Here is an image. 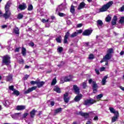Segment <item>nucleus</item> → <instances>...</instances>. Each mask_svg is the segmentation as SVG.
<instances>
[{
	"label": "nucleus",
	"instance_id": "obj_44",
	"mask_svg": "<svg viewBox=\"0 0 124 124\" xmlns=\"http://www.w3.org/2000/svg\"><path fill=\"white\" fill-rule=\"evenodd\" d=\"M23 17H24V16L23 15V14H22L21 13L18 14V16H17V19H22L23 18Z\"/></svg>",
	"mask_w": 124,
	"mask_h": 124
},
{
	"label": "nucleus",
	"instance_id": "obj_58",
	"mask_svg": "<svg viewBox=\"0 0 124 124\" xmlns=\"http://www.w3.org/2000/svg\"><path fill=\"white\" fill-rule=\"evenodd\" d=\"M82 26H83V24H78L77 25V28H81V27H82Z\"/></svg>",
	"mask_w": 124,
	"mask_h": 124
},
{
	"label": "nucleus",
	"instance_id": "obj_57",
	"mask_svg": "<svg viewBox=\"0 0 124 124\" xmlns=\"http://www.w3.org/2000/svg\"><path fill=\"white\" fill-rule=\"evenodd\" d=\"M19 51H20V47H17L15 50V52H19Z\"/></svg>",
	"mask_w": 124,
	"mask_h": 124
},
{
	"label": "nucleus",
	"instance_id": "obj_1",
	"mask_svg": "<svg viewBox=\"0 0 124 124\" xmlns=\"http://www.w3.org/2000/svg\"><path fill=\"white\" fill-rule=\"evenodd\" d=\"M89 84H93L92 88L93 90V93H97V89H98V85H97V84L96 83V82L94 81H93V79L92 78L90 79L89 80Z\"/></svg>",
	"mask_w": 124,
	"mask_h": 124
},
{
	"label": "nucleus",
	"instance_id": "obj_62",
	"mask_svg": "<svg viewBox=\"0 0 124 124\" xmlns=\"http://www.w3.org/2000/svg\"><path fill=\"white\" fill-rule=\"evenodd\" d=\"M124 51H122L120 52V55L121 56H123V55H124Z\"/></svg>",
	"mask_w": 124,
	"mask_h": 124
},
{
	"label": "nucleus",
	"instance_id": "obj_32",
	"mask_svg": "<svg viewBox=\"0 0 124 124\" xmlns=\"http://www.w3.org/2000/svg\"><path fill=\"white\" fill-rule=\"evenodd\" d=\"M13 77V76L12 75H9L7 77V81L8 82H12V78Z\"/></svg>",
	"mask_w": 124,
	"mask_h": 124
},
{
	"label": "nucleus",
	"instance_id": "obj_20",
	"mask_svg": "<svg viewBox=\"0 0 124 124\" xmlns=\"http://www.w3.org/2000/svg\"><path fill=\"white\" fill-rule=\"evenodd\" d=\"M78 115H80L82 117H84V118H88L89 117V113L83 112V111H79Z\"/></svg>",
	"mask_w": 124,
	"mask_h": 124
},
{
	"label": "nucleus",
	"instance_id": "obj_39",
	"mask_svg": "<svg viewBox=\"0 0 124 124\" xmlns=\"http://www.w3.org/2000/svg\"><path fill=\"white\" fill-rule=\"evenodd\" d=\"M95 97L96 99H100L101 98H102V97H103V94L101 93L98 95L95 96Z\"/></svg>",
	"mask_w": 124,
	"mask_h": 124
},
{
	"label": "nucleus",
	"instance_id": "obj_17",
	"mask_svg": "<svg viewBox=\"0 0 124 124\" xmlns=\"http://www.w3.org/2000/svg\"><path fill=\"white\" fill-rule=\"evenodd\" d=\"M63 99H64V102H65V103H68V102L69 101V97H68V93H65L64 94Z\"/></svg>",
	"mask_w": 124,
	"mask_h": 124
},
{
	"label": "nucleus",
	"instance_id": "obj_9",
	"mask_svg": "<svg viewBox=\"0 0 124 124\" xmlns=\"http://www.w3.org/2000/svg\"><path fill=\"white\" fill-rule=\"evenodd\" d=\"M112 58V55L109 54H107L104 57V61L106 62L105 65H108V61L111 60Z\"/></svg>",
	"mask_w": 124,
	"mask_h": 124
},
{
	"label": "nucleus",
	"instance_id": "obj_41",
	"mask_svg": "<svg viewBox=\"0 0 124 124\" xmlns=\"http://www.w3.org/2000/svg\"><path fill=\"white\" fill-rule=\"evenodd\" d=\"M57 42L61 43L62 42V36H59L56 39Z\"/></svg>",
	"mask_w": 124,
	"mask_h": 124
},
{
	"label": "nucleus",
	"instance_id": "obj_61",
	"mask_svg": "<svg viewBox=\"0 0 124 124\" xmlns=\"http://www.w3.org/2000/svg\"><path fill=\"white\" fill-rule=\"evenodd\" d=\"M7 27V25H2L1 26V28L2 29H5V28H6Z\"/></svg>",
	"mask_w": 124,
	"mask_h": 124
},
{
	"label": "nucleus",
	"instance_id": "obj_51",
	"mask_svg": "<svg viewBox=\"0 0 124 124\" xmlns=\"http://www.w3.org/2000/svg\"><path fill=\"white\" fill-rule=\"evenodd\" d=\"M124 11V5H123L122 7L119 9V11H120V12H123Z\"/></svg>",
	"mask_w": 124,
	"mask_h": 124
},
{
	"label": "nucleus",
	"instance_id": "obj_64",
	"mask_svg": "<svg viewBox=\"0 0 124 124\" xmlns=\"http://www.w3.org/2000/svg\"><path fill=\"white\" fill-rule=\"evenodd\" d=\"M121 90H122V91H123L124 92V87H123V86H120V87Z\"/></svg>",
	"mask_w": 124,
	"mask_h": 124
},
{
	"label": "nucleus",
	"instance_id": "obj_30",
	"mask_svg": "<svg viewBox=\"0 0 124 124\" xmlns=\"http://www.w3.org/2000/svg\"><path fill=\"white\" fill-rule=\"evenodd\" d=\"M117 24V16H115L111 21V25H114Z\"/></svg>",
	"mask_w": 124,
	"mask_h": 124
},
{
	"label": "nucleus",
	"instance_id": "obj_36",
	"mask_svg": "<svg viewBox=\"0 0 124 124\" xmlns=\"http://www.w3.org/2000/svg\"><path fill=\"white\" fill-rule=\"evenodd\" d=\"M13 94H15L16 95L18 96V95H19V94H20V92L19 91H18L17 90H16V89H15L14 90Z\"/></svg>",
	"mask_w": 124,
	"mask_h": 124
},
{
	"label": "nucleus",
	"instance_id": "obj_27",
	"mask_svg": "<svg viewBox=\"0 0 124 124\" xmlns=\"http://www.w3.org/2000/svg\"><path fill=\"white\" fill-rule=\"evenodd\" d=\"M85 5H86V4L85 3V2H81L79 5L78 8V10H80V9H82V8H84V7H85Z\"/></svg>",
	"mask_w": 124,
	"mask_h": 124
},
{
	"label": "nucleus",
	"instance_id": "obj_11",
	"mask_svg": "<svg viewBox=\"0 0 124 124\" xmlns=\"http://www.w3.org/2000/svg\"><path fill=\"white\" fill-rule=\"evenodd\" d=\"M5 13L2 15L4 18L6 20L11 16V12L10 11H5Z\"/></svg>",
	"mask_w": 124,
	"mask_h": 124
},
{
	"label": "nucleus",
	"instance_id": "obj_56",
	"mask_svg": "<svg viewBox=\"0 0 124 124\" xmlns=\"http://www.w3.org/2000/svg\"><path fill=\"white\" fill-rule=\"evenodd\" d=\"M105 70V67H102L100 68V71H104Z\"/></svg>",
	"mask_w": 124,
	"mask_h": 124
},
{
	"label": "nucleus",
	"instance_id": "obj_19",
	"mask_svg": "<svg viewBox=\"0 0 124 124\" xmlns=\"http://www.w3.org/2000/svg\"><path fill=\"white\" fill-rule=\"evenodd\" d=\"M17 111H23L26 109V106H17L16 108Z\"/></svg>",
	"mask_w": 124,
	"mask_h": 124
},
{
	"label": "nucleus",
	"instance_id": "obj_63",
	"mask_svg": "<svg viewBox=\"0 0 124 124\" xmlns=\"http://www.w3.org/2000/svg\"><path fill=\"white\" fill-rule=\"evenodd\" d=\"M96 40H99V39H100V38H99V36L97 35L96 36Z\"/></svg>",
	"mask_w": 124,
	"mask_h": 124
},
{
	"label": "nucleus",
	"instance_id": "obj_21",
	"mask_svg": "<svg viewBox=\"0 0 124 124\" xmlns=\"http://www.w3.org/2000/svg\"><path fill=\"white\" fill-rule=\"evenodd\" d=\"M82 99V94H79L77 95L75 98H74V100L75 101H76V102H78V101H80V100H81V99Z\"/></svg>",
	"mask_w": 124,
	"mask_h": 124
},
{
	"label": "nucleus",
	"instance_id": "obj_38",
	"mask_svg": "<svg viewBox=\"0 0 124 124\" xmlns=\"http://www.w3.org/2000/svg\"><path fill=\"white\" fill-rule=\"evenodd\" d=\"M70 12L72 13V14H74V13L75 12V9L74 8V6L73 5H71Z\"/></svg>",
	"mask_w": 124,
	"mask_h": 124
},
{
	"label": "nucleus",
	"instance_id": "obj_15",
	"mask_svg": "<svg viewBox=\"0 0 124 124\" xmlns=\"http://www.w3.org/2000/svg\"><path fill=\"white\" fill-rule=\"evenodd\" d=\"M73 89L76 94H79V93H80V89H79V87L77 86V85H74L73 86Z\"/></svg>",
	"mask_w": 124,
	"mask_h": 124
},
{
	"label": "nucleus",
	"instance_id": "obj_16",
	"mask_svg": "<svg viewBox=\"0 0 124 124\" xmlns=\"http://www.w3.org/2000/svg\"><path fill=\"white\" fill-rule=\"evenodd\" d=\"M97 26L99 29H102L103 27V22L100 19H99L97 21Z\"/></svg>",
	"mask_w": 124,
	"mask_h": 124
},
{
	"label": "nucleus",
	"instance_id": "obj_14",
	"mask_svg": "<svg viewBox=\"0 0 124 124\" xmlns=\"http://www.w3.org/2000/svg\"><path fill=\"white\" fill-rule=\"evenodd\" d=\"M69 35H70V34L69 33V31H67L64 37V40H63V43H67V39H68V37H69Z\"/></svg>",
	"mask_w": 124,
	"mask_h": 124
},
{
	"label": "nucleus",
	"instance_id": "obj_18",
	"mask_svg": "<svg viewBox=\"0 0 124 124\" xmlns=\"http://www.w3.org/2000/svg\"><path fill=\"white\" fill-rule=\"evenodd\" d=\"M18 8L20 10H25L27 8V4L25 3H23L22 4H20L18 6Z\"/></svg>",
	"mask_w": 124,
	"mask_h": 124
},
{
	"label": "nucleus",
	"instance_id": "obj_50",
	"mask_svg": "<svg viewBox=\"0 0 124 124\" xmlns=\"http://www.w3.org/2000/svg\"><path fill=\"white\" fill-rule=\"evenodd\" d=\"M82 86L83 89H85L86 87H87V82L85 81L82 83Z\"/></svg>",
	"mask_w": 124,
	"mask_h": 124
},
{
	"label": "nucleus",
	"instance_id": "obj_2",
	"mask_svg": "<svg viewBox=\"0 0 124 124\" xmlns=\"http://www.w3.org/2000/svg\"><path fill=\"white\" fill-rule=\"evenodd\" d=\"M67 4L66 0H64L63 3L58 6L56 10V12L58 13L61 12V11H62V10H63L64 9H65V7H66Z\"/></svg>",
	"mask_w": 124,
	"mask_h": 124
},
{
	"label": "nucleus",
	"instance_id": "obj_54",
	"mask_svg": "<svg viewBox=\"0 0 124 124\" xmlns=\"http://www.w3.org/2000/svg\"><path fill=\"white\" fill-rule=\"evenodd\" d=\"M95 71L96 74H97V75H99V70H98V69H95Z\"/></svg>",
	"mask_w": 124,
	"mask_h": 124
},
{
	"label": "nucleus",
	"instance_id": "obj_37",
	"mask_svg": "<svg viewBox=\"0 0 124 124\" xmlns=\"http://www.w3.org/2000/svg\"><path fill=\"white\" fill-rule=\"evenodd\" d=\"M114 53V49L113 48H109L108 50V53L109 54V55H112L111 54Z\"/></svg>",
	"mask_w": 124,
	"mask_h": 124
},
{
	"label": "nucleus",
	"instance_id": "obj_22",
	"mask_svg": "<svg viewBox=\"0 0 124 124\" xmlns=\"http://www.w3.org/2000/svg\"><path fill=\"white\" fill-rule=\"evenodd\" d=\"M107 78H108V75L105 76L102 79L101 84L103 86H104L106 84V80H107Z\"/></svg>",
	"mask_w": 124,
	"mask_h": 124
},
{
	"label": "nucleus",
	"instance_id": "obj_7",
	"mask_svg": "<svg viewBox=\"0 0 124 124\" xmlns=\"http://www.w3.org/2000/svg\"><path fill=\"white\" fill-rule=\"evenodd\" d=\"M93 30L90 29H87L83 32L82 35H84V36H90Z\"/></svg>",
	"mask_w": 124,
	"mask_h": 124
},
{
	"label": "nucleus",
	"instance_id": "obj_12",
	"mask_svg": "<svg viewBox=\"0 0 124 124\" xmlns=\"http://www.w3.org/2000/svg\"><path fill=\"white\" fill-rule=\"evenodd\" d=\"M11 5V1H8L5 5V11H10V6Z\"/></svg>",
	"mask_w": 124,
	"mask_h": 124
},
{
	"label": "nucleus",
	"instance_id": "obj_8",
	"mask_svg": "<svg viewBox=\"0 0 124 124\" xmlns=\"http://www.w3.org/2000/svg\"><path fill=\"white\" fill-rule=\"evenodd\" d=\"M72 80V76L69 75L68 76L64 77L63 78V80L62 79L61 80V83H64V82H70V81H71Z\"/></svg>",
	"mask_w": 124,
	"mask_h": 124
},
{
	"label": "nucleus",
	"instance_id": "obj_42",
	"mask_svg": "<svg viewBox=\"0 0 124 124\" xmlns=\"http://www.w3.org/2000/svg\"><path fill=\"white\" fill-rule=\"evenodd\" d=\"M111 19L112 18L111 17V16H108L106 18V21L108 22H110Z\"/></svg>",
	"mask_w": 124,
	"mask_h": 124
},
{
	"label": "nucleus",
	"instance_id": "obj_46",
	"mask_svg": "<svg viewBox=\"0 0 124 124\" xmlns=\"http://www.w3.org/2000/svg\"><path fill=\"white\" fill-rule=\"evenodd\" d=\"M88 59L89 60H93V59H94V55H93V54H90Z\"/></svg>",
	"mask_w": 124,
	"mask_h": 124
},
{
	"label": "nucleus",
	"instance_id": "obj_34",
	"mask_svg": "<svg viewBox=\"0 0 124 124\" xmlns=\"http://www.w3.org/2000/svg\"><path fill=\"white\" fill-rule=\"evenodd\" d=\"M26 51L27 50L26 49V48L25 47H22V54L23 56H24V57H25V56H26Z\"/></svg>",
	"mask_w": 124,
	"mask_h": 124
},
{
	"label": "nucleus",
	"instance_id": "obj_25",
	"mask_svg": "<svg viewBox=\"0 0 124 124\" xmlns=\"http://www.w3.org/2000/svg\"><path fill=\"white\" fill-rule=\"evenodd\" d=\"M3 104L5 107H9V105L11 104V102L9 100H5L3 102Z\"/></svg>",
	"mask_w": 124,
	"mask_h": 124
},
{
	"label": "nucleus",
	"instance_id": "obj_52",
	"mask_svg": "<svg viewBox=\"0 0 124 124\" xmlns=\"http://www.w3.org/2000/svg\"><path fill=\"white\" fill-rule=\"evenodd\" d=\"M37 81L38 80H36V81H31L30 83L31 84V85H34L35 84H37Z\"/></svg>",
	"mask_w": 124,
	"mask_h": 124
},
{
	"label": "nucleus",
	"instance_id": "obj_5",
	"mask_svg": "<svg viewBox=\"0 0 124 124\" xmlns=\"http://www.w3.org/2000/svg\"><path fill=\"white\" fill-rule=\"evenodd\" d=\"M11 116L12 117V119H14V120H23L21 113H15L11 114Z\"/></svg>",
	"mask_w": 124,
	"mask_h": 124
},
{
	"label": "nucleus",
	"instance_id": "obj_6",
	"mask_svg": "<svg viewBox=\"0 0 124 124\" xmlns=\"http://www.w3.org/2000/svg\"><path fill=\"white\" fill-rule=\"evenodd\" d=\"M95 102H96L95 100L91 98L85 100L84 101V105L86 106H91V105H93V103H95Z\"/></svg>",
	"mask_w": 124,
	"mask_h": 124
},
{
	"label": "nucleus",
	"instance_id": "obj_47",
	"mask_svg": "<svg viewBox=\"0 0 124 124\" xmlns=\"http://www.w3.org/2000/svg\"><path fill=\"white\" fill-rule=\"evenodd\" d=\"M28 115L29 113H25L24 114H23V115H22V120L23 119H25V118H26Z\"/></svg>",
	"mask_w": 124,
	"mask_h": 124
},
{
	"label": "nucleus",
	"instance_id": "obj_45",
	"mask_svg": "<svg viewBox=\"0 0 124 124\" xmlns=\"http://www.w3.org/2000/svg\"><path fill=\"white\" fill-rule=\"evenodd\" d=\"M63 50V48L62 47H59L57 48V51L59 53H62Z\"/></svg>",
	"mask_w": 124,
	"mask_h": 124
},
{
	"label": "nucleus",
	"instance_id": "obj_55",
	"mask_svg": "<svg viewBox=\"0 0 124 124\" xmlns=\"http://www.w3.org/2000/svg\"><path fill=\"white\" fill-rule=\"evenodd\" d=\"M93 121H98V116H95L93 118Z\"/></svg>",
	"mask_w": 124,
	"mask_h": 124
},
{
	"label": "nucleus",
	"instance_id": "obj_26",
	"mask_svg": "<svg viewBox=\"0 0 124 124\" xmlns=\"http://www.w3.org/2000/svg\"><path fill=\"white\" fill-rule=\"evenodd\" d=\"M62 108H59L54 110V116H56L57 114L62 112Z\"/></svg>",
	"mask_w": 124,
	"mask_h": 124
},
{
	"label": "nucleus",
	"instance_id": "obj_28",
	"mask_svg": "<svg viewBox=\"0 0 124 124\" xmlns=\"http://www.w3.org/2000/svg\"><path fill=\"white\" fill-rule=\"evenodd\" d=\"M35 113H36V110H35V109H32L30 112V117L31 118H34V116H35Z\"/></svg>",
	"mask_w": 124,
	"mask_h": 124
},
{
	"label": "nucleus",
	"instance_id": "obj_60",
	"mask_svg": "<svg viewBox=\"0 0 124 124\" xmlns=\"http://www.w3.org/2000/svg\"><path fill=\"white\" fill-rule=\"evenodd\" d=\"M50 105H51V106H54V105H55V102L54 101L50 102Z\"/></svg>",
	"mask_w": 124,
	"mask_h": 124
},
{
	"label": "nucleus",
	"instance_id": "obj_35",
	"mask_svg": "<svg viewBox=\"0 0 124 124\" xmlns=\"http://www.w3.org/2000/svg\"><path fill=\"white\" fill-rule=\"evenodd\" d=\"M54 91H55V92H56V93H61V89H60V88L59 87L55 86L54 88Z\"/></svg>",
	"mask_w": 124,
	"mask_h": 124
},
{
	"label": "nucleus",
	"instance_id": "obj_13",
	"mask_svg": "<svg viewBox=\"0 0 124 124\" xmlns=\"http://www.w3.org/2000/svg\"><path fill=\"white\" fill-rule=\"evenodd\" d=\"M37 88V86L32 87L31 88H29L28 90H26L24 92V93H25V94L30 93H31V92H32V91H34L35 90H36Z\"/></svg>",
	"mask_w": 124,
	"mask_h": 124
},
{
	"label": "nucleus",
	"instance_id": "obj_33",
	"mask_svg": "<svg viewBox=\"0 0 124 124\" xmlns=\"http://www.w3.org/2000/svg\"><path fill=\"white\" fill-rule=\"evenodd\" d=\"M19 28L17 27H15L14 29H13V32H15V33H16V34H19Z\"/></svg>",
	"mask_w": 124,
	"mask_h": 124
},
{
	"label": "nucleus",
	"instance_id": "obj_59",
	"mask_svg": "<svg viewBox=\"0 0 124 124\" xmlns=\"http://www.w3.org/2000/svg\"><path fill=\"white\" fill-rule=\"evenodd\" d=\"M89 42H86V43H85L84 46H85L86 47H88V46H89Z\"/></svg>",
	"mask_w": 124,
	"mask_h": 124
},
{
	"label": "nucleus",
	"instance_id": "obj_10",
	"mask_svg": "<svg viewBox=\"0 0 124 124\" xmlns=\"http://www.w3.org/2000/svg\"><path fill=\"white\" fill-rule=\"evenodd\" d=\"M83 32V30H79L78 31H77L74 32L73 33L70 37H71L72 38H73V37H75L77 36L79 34L82 33Z\"/></svg>",
	"mask_w": 124,
	"mask_h": 124
},
{
	"label": "nucleus",
	"instance_id": "obj_29",
	"mask_svg": "<svg viewBox=\"0 0 124 124\" xmlns=\"http://www.w3.org/2000/svg\"><path fill=\"white\" fill-rule=\"evenodd\" d=\"M115 116H113L112 118V119H111L112 123H115V122H116L117 121V120H118V117H119V113L117 114H115Z\"/></svg>",
	"mask_w": 124,
	"mask_h": 124
},
{
	"label": "nucleus",
	"instance_id": "obj_3",
	"mask_svg": "<svg viewBox=\"0 0 124 124\" xmlns=\"http://www.w3.org/2000/svg\"><path fill=\"white\" fill-rule=\"evenodd\" d=\"M113 4V1H111L108 2L106 4H105L102 8H101L99 10L100 12H104V11H106L109 7Z\"/></svg>",
	"mask_w": 124,
	"mask_h": 124
},
{
	"label": "nucleus",
	"instance_id": "obj_31",
	"mask_svg": "<svg viewBox=\"0 0 124 124\" xmlns=\"http://www.w3.org/2000/svg\"><path fill=\"white\" fill-rule=\"evenodd\" d=\"M56 14H57L58 16H60V17H64L66 16V15L64 13H60V12H56Z\"/></svg>",
	"mask_w": 124,
	"mask_h": 124
},
{
	"label": "nucleus",
	"instance_id": "obj_49",
	"mask_svg": "<svg viewBox=\"0 0 124 124\" xmlns=\"http://www.w3.org/2000/svg\"><path fill=\"white\" fill-rule=\"evenodd\" d=\"M119 22L121 24H123L124 22V17H122L120 20Z\"/></svg>",
	"mask_w": 124,
	"mask_h": 124
},
{
	"label": "nucleus",
	"instance_id": "obj_40",
	"mask_svg": "<svg viewBox=\"0 0 124 124\" xmlns=\"http://www.w3.org/2000/svg\"><path fill=\"white\" fill-rule=\"evenodd\" d=\"M56 83H57V79L55 78L52 80L51 85L52 86H54L56 85Z\"/></svg>",
	"mask_w": 124,
	"mask_h": 124
},
{
	"label": "nucleus",
	"instance_id": "obj_23",
	"mask_svg": "<svg viewBox=\"0 0 124 124\" xmlns=\"http://www.w3.org/2000/svg\"><path fill=\"white\" fill-rule=\"evenodd\" d=\"M45 84V82L44 81H37V86L38 88H41V87H43V85Z\"/></svg>",
	"mask_w": 124,
	"mask_h": 124
},
{
	"label": "nucleus",
	"instance_id": "obj_4",
	"mask_svg": "<svg viewBox=\"0 0 124 124\" xmlns=\"http://www.w3.org/2000/svg\"><path fill=\"white\" fill-rule=\"evenodd\" d=\"M10 62V57L8 55L4 56L2 59V63H4L6 65H8Z\"/></svg>",
	"mask_w": 124,
	"mask_h": 124
},
{
	"label": "nucleus",
	"instance_id": "obj_53",
	"mask_svg": "<svg viewBox=\"0 0 124 124\" xmlns=\"http://www.w3.org/2000/svg\"><path fill=\"white\" fill-rule=\"evenodd\" d=\"M42 22H43V23H47V22H49V19L46 20L44 18H43L42 19Z\"/></svg>",
	"mask_w": 124,
	"mask_h": 124
},
{
	"label": "nucleus",
	"instance_id": "obj_43",
	"mask_svg": "<svg viewBox=\"0 0 124 124\" xmlns=\"http://www.w3.org/2000/svg\"><path fill=\"white\" fill-rule=\"evenodd\" d=\"M33 9V7L32 6V5H29L28 6V10L29 11H31Z\"/></svg>",
	"mask_w": 124,
	"mask_h": 124
},
{
	"label": "nucleus",
	"instance_id": "obj_48",
	"mask_svg": "<svg viewBox=\"0 0 124 124\" xmlns=\"http://www.w3.org/2000/svg\"><path fill=\"white\" fill-rule=\"evenodd\" d=\"M9 90H10V91H13V92H14V90H15V89H14V86H13V85L9 86Z\"/></svg>",
	"mask_w": 124,
	"mask_h": 124
},
{
	"label": "nucleus",
	"instance_id": "obj_24",
	"mask_svg": "<svg viewBox=\"0 0 124 124\" xmlns=\"http://www.w3.org/2000/svg\"><path fill=\"white\" fill-rule=\"evenodd\" d=\"M109 110L110 112V113H112L113 114L116 115L117 114H119V111H116L114 108L112 107H109Z\"/></svg>",
	"mask_w": 124,
	"mask_h": 124
}]
</instances>
